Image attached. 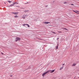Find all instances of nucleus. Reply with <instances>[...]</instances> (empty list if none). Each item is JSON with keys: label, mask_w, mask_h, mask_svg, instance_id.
Masks as SVG:
<instances>
[{"label": "nucleus", "mask_w": 79, "mask_h": 79, "mask_svg": "<svg viewBox=\"0 0 79 79\" xmlns=\"http://www.w3.org/2000/svg\"><path fill=\"white\" fill-rule=\"evenodd\" d=\"M63 68H64V66L63 65L62 67L60 68V70H61L62 69H63Z\"/></svg>", "instance_id": "obj_9"}, {"label": "nucleus", "mask_w": 79, "mask_h": 79, "mask_svg": "<svg viewBox=\"0 0 79 79\" xmlns=\"http://www.w3.org/2000/svg\"><path fill=\"white\" fill-rule=\"evenodd\" d=\"M58 32H59V33H61V31H59Z\"/></svg>", "instance_id": "obj_19"}, {"label": "nucleus", "mask_w": 79, "mask_h": 79, "mask_svg": "<svg viewBox=\"0 0 79 79\" xmlns=\"http://www.w3.org/2000/svg\"><path fill=\"white\" fill-rule=\"evenodd\" d=\"M1 53H2V54H3V53H2V52Z\"/></svg>", "instance_id": "obj_23"}, {"label": "nucleus", "mask_w": 79, "mask_h": 79, "mask_svg": "<svg viewBox=\"0 0 79 79\" xmlns=\"http://www.w3.org/2000/svg\"><path fill=\"white\" fill-rule=\"evenodd\" d=\"M16 2H14L13 4L10 5V6H14L15 4H16Z\"/></svg>", "instance_id": "obj_6"}, {"label": "nucleus", "mask_w": 79, "mask_h": 79, "mask_svg": "<svg viewBox=\"0 0 79 79\" xmlns=\"http://www.w3.org/2000/svg\"><path fill=\"white\" fill-rule=\"evenodd\" d=\"M8 2H9V3H11V1H8Z\"/></svg>", "instance_id": "obj_14"}, {"label": "nucleus", "mask_w": 79, "mask_h": 79, "mask_svg": "<svg viewBox=\"0 0 79 79\" xmlns=\"http://www.w3.org/2000/svg\"><path fill=\"white\" fill-rule=\"evenodd\" d=\"M25 16H26V15H24L22 17V18H23V19H25Z\"/></svg>", "instance_id": "obj_8"}, {"label": "nucleus", "mask_w": 79, "mask_h": 79, "mask_svg": "<svg viewBox=\"0 0 79 79\" xmlns=\"http://www.w3.org/2000/svg\"><path fill=\"white\" fill-rule=\"evenodd\" d=\"M12 13H13V14H14V15H18L19 13L14 12H13Z\"/></svg>", "instance_id": "obj_5"}, {"label": "nucleus", "mask_w": 79, "mask_h": 79, "mask_svg": "<svg viewBox=\"0 0 79 79\" xmlns=\"http://www.w3.org/2000/svg\"><path fill=\"white\" fill-rule=\"evenodd\" d=\"M71 5H74L73 4H71Z\"/></svg>", "instance_id": "obj_20"}, {"label": "nucleus", "mask_w": 79, "mask_h": 79, "mask_svg": "<svg viewBox=\"0 0 79 79\" xmlns=\"http://www.w3.org/2000/svg\"><path fill=\"white\" fill-rule=\"evenodd\" d=\"M52 33H54V34H56L55 32H52Z\"/></svg>", "instance_id": "obj_18"}, {"label": "nucleus", "mask_w": 79, "mask_h": 79, "mask_svg": "<svg viewBox=\"0 0 79 79\" xmlns=\"http://www.w3.org/2000/svg\"><path fill=\"white\" fill-rule=\"evenodd\" d=\"M73 11H74V12H75V13H77V14H79V11H77V10L74 11V10H73Z\"/></svg>", "instance_id": "obj_4"}, {"label": "nucleus", "mask_w": 79, "mask_h": 79, "mask_svg": "<svg viewBox=\"0 0 79 79\" xmlns=\"http://www.w3.org/2000/svg\"><path fill=\"white\" fill-rule=\"evenodd\" d=\"M64 4H66L67 3V2H64Z\"/></svg>", "instance_id": "obj_15"}, {"label": "nucleus", "mask_w": 79, "mask_h": 79, "mask_svg": "<svg viewBox=\"0 0 79 79\" xmlns=\"http://www.w3.org/2000/svg\"><path fill=\"white\" fill-rule=\"evenodd\" d=\"M64 64H62L63 66H64Z\"/></svg>", "instance_id": "obj_21"}, {"label": "nucleus", "mask_w": 79, "mask_h": 79, "mask_svg": "<svg viewBox=\"0 0 79 79\" xmlns=\"http://www.w3.org/2000/svg\"><path fill=\"white\" fill-rule=\"evenodd\" d=\"M76 64V63H74L72 65V66H75Z\"/></svg>", "instance_id": "obj_10"}, {"label": "nucleus", "mask_w": 79, "mask_h": 79, "mask_svg": "<svg viewBox=\"0 0 79 79\" xmlns=\"http://www.w3.org/2000/svg\"><path fill=\"white\" fill-rule=\"evenodd\" d=\"M18 16H17V15H15V16H14V17L15 18H18Z\"/></svg>", "instance_id": "obj_11"}, {"label": "nucleus", "mask_w": 79, "mask_h": 79, "mask_svg": "<svg viewBox=\"0 0 79 79\" xmlns=\"http://www.w3.org/2000/svg\"><path fill=\"white\" fill-rule=\"evenodd\" d=\"M44 23L45 24H50V22H44Z\"/></svg>", "instance_id": "obj_7"}, {"label": "nucleus", "mask_w": 79, "mask_h": 79, "mask_svg": "<svg viewBox=\"0 0 79 79\" xmlns=\"http://www.w3.org/2000/svg\"><path fill=\"white\" fill-rule=\"evenodd\" d=\"M49 73V71L47 70V71H46V72L43 73L42 75L43 77H44L45 75L47 74V73Z\"/></svg>", "instance_id": "obj_1"}, {"label": "nucleus", "mask_w": 79, "mask_h": 79, "mask_svg": "<svg viewBox=\"0 0 79 79\" xmlns=\"http://www.w3.org/2000/svg\"><path fill=\"white\" fill-rule=\"evenodd\" d=\"M64 30H66V31H68V29H66L65 28H64Z\"/></svg>", "instance_id": "obj_12"}, {"label": "nucleus", "mask_w": 79, "mask_h": 79, "mask_svg": "<svg viewBox=\"0 0 79 79\" xmlns=\"http://www.w3.org/2000/svg\"><path fill=\"white\" fill-rule=\"evenodd\" d=\"M58 39H59V38H57V40H58Z\"/></svg>", "instance_id": "obj_22"}, {"label": "nucleus", "mask_w": 79, "mask_h": 79, "mask_svg": "<svg viewBox=\"0 0 79 79\" xmlns=\"http://www.w3.org/2000/svg\"><path fill=\"white\" fill-rule=\"evenodd\" d=\"M27 26H28V27H30V26H29V25L28 24V25H27Z\"/></svg>", "instance_id": "obj_16"}, {"label": "nucleus", "mask_w": 79, "mask_h": 79, "mask_svg": "<svg viewBox=\"0 0 79 79\" xmlns=\"http://www.w3.org/2000/svg\"><path fill=\"white\" fill-rule=\"evenodd\" d=\"M20 39V38L17 37L16 38L15 41L16 42H17L18 40H19Z\"/></svg>", "instance_id": "obj_3"}, {"label": "nucleus", "mask_w": 79, "mask_h": 79, "mask_svg": "<svg viewBox=\"0 0 79 79\" xmlns=\"http://www.w3.org/2000/svg\"><path fill=\"white\" fill-rule=\"evenodd\" d=\"M23 26H27V25H28V24H23Z\"/></svg>", "instance_id": "obj_13"}, {"label": "nucleus", "mask_w": 79, "mask_h": 79, "mask_svg": "<svg viewBox=\"0 0 79 79\" xmlns=\"http://www.w3.org/2000/svg\"><path fill=\"white\" fill-rule=\"evenodd\" d=\"M48 71L49 72H50L51 73H54V72H55V70H48Z\"/></svg>", "instance_id": "obj_2"}, {"label": "nucleus", "mask_w": 79, "mask_h": 79, "mask_svg": "<svg viewBox=\"0 0 79 79\" xmlns=\"http://www.w3.org/2000/svg\"><path fill=\"white\" fill-rule=\"evenodd\" d=\"M58 46L56 47V48H57V49H58Z\"/></svg>", "instance_id": "obj_17"}]
</instances>
